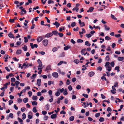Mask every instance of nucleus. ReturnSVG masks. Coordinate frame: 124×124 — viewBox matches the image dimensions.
I'll list each match as a JSON object with an SVG mask.
<instances>
[{
    "mask_svg": "<svg viewBox=\"0 0 124 124\" xmlns=\"http://www.w3.org/2000/svg\"><path fill=\"white\" fill-rule=\"evenodd\" d=\"M29 67V64L27 62L24 63L21 67V69H22L23 68L25 69L28 68Z\"/></svg>",
    "mask_w": 124,
    "mask_h": 124,
    "instance_id": "1",
    "label": "nucleus"
},
{
    "mask_svg": "<svg viewBox=\"0 0 124 124\" xmlns=\"http://www.w3.org/2000/svg\"><path fill=\"white\" fill-rule=\"evenodd\" d=\"M53 76L56 78H57L58 77V73L56 72H54L52 74Z\"/></svg>",
    "mask_w": 124,
    "mask_h": 124,
    "instance_id": "2",
    "label": "nucleus"
},
{
    "mask_svg": "<svg viewBox=\"0 0 124 124\" xmlns=\"http://www.w3.org/2000/svg\"><path fill=\"white\" fill-rule=\"evenodd\" d=\"M43 44L45 46H46L48 43V40L47 39H44L42 41Z\"/></svg>",
    "mask_w": 124,
    "mask_h": 124,
    "instance_id": "3",
    "label": "nucleus"
},
{
    "mask_svg": "<svg viewBox=\"0 0 124 124\" xmlns=\"http://www.w3.org/2000/svg\"><path fill=\"white\" fill-rule=\"evenodd\" d=\"M30 44L32 49L34 48V47L37 48L38 46V45L36 44H35L33 45V44L32 43H31Z\"/></svg>",
    "mask_w": 124,
    "mask_h": 124,
    "instance_id": "4",
    "label": "nucleus"
},
{
    "mask_svg": "<svg viewBox=\"0 0 124 124\" xmlns=\"http://www.w3.org/2000/svg\"><path fill=\"white\" fill-rule=\"evenodd\" d=\"M37 62L39 63V66L38 67H41L42 66V64L41 61L40 60V59H39L37 60Z\"/></svg>",
    "mask_w": 124,
    "mask_h": 124,
    "instance_id": "5",
    "label": "nucleus"
},
{
    "mask_svg": "<svg viewBox=\"0 0 124 124\" xmlns=\"http://www.w3.org/2000/svg\"><path fill=\"white\" fill-rule=\"evenodd\" d=\"M79 24L80 26L81 27H83L85 26V24L84 22H81L80 20H79Z\"/></svg>",
    "mask_w": 124,
    "mask_h": 124,
    "instance_id": "6",
    "label": "nucleus"
},
{
    "mask_svg": "<svg viewBox=\"0 0 124 124\" xmlns=\"http://www.w3.org/2000/svg\"><path fill=\"white\" fill-rule=\"evenodd\" d=\"M8 35L10 38H15L14 36L11 32H10L9 34H8Z\"/></svg>",
    "mask_w": 124,
    "mask_h": 124,
    "instance_id": "7",
    "label": "nucleus"
},
{
    "mask_svg": "<svg viewBox=\"0 0 124 124\" xmlns=\"http://www.w3.org/2000/svg\"><path fill=\"white\" fill-rule=\"evenodd\" d=\"M53 35V34L51 33H49L46 34L45 35V37L48 38L52 36Z\"/></svg>",
    "mask_w": 124,
    "mask_h": 124,
    "instance_id": "8",
    "label": "nucleus"
},
{
    "mask_svg": "<svg viewBox=\"0 0 124 124\" xmlns=\"http://www.w3.org/2000/svg\"><path fill=\"white\" fill-rule=\"evenodd\" d=\"M41 80L40 79H38L37 80V83L38 86H39L41 85Z\"/></svg>",
    "mask_w": 124,
    "mask_h": 124,
    "instance_id": "9",
    "label": "nucleus"
},
{
    "mask_svg": "<svg viewBox=\"0 0 124 124\" xmlns=\"http://www.w3.org/2000/svg\"><path fill=\"white\" fill-rule=\"evenodd\" d=\"M95 73L93 71H91L88 73V75L90 77H92L93 76L94 74Z\"/></svg>",
    "mask_w": 124,
    "mask_h": 124,
    "instance_id": "10",
    "label": "nucleus"
},
{
    "mask_svg": "<svg viewBox=\"0 0 124 124\" xmlns=\"http://www.w3.org/2000/svg\"><path fill=\"white\" fill-rule=\"evenodd\" d=\"M53 24L55 25L56 28L58 27L60 25V23L57 22H55V23H54Z\"/></svg>",
    "mask_w": 124,
    "mask_h": 124,
    "instance_id": "11",
    "label": "nucleus"
},
{
    "mask_svg": "<svg viewBox=\"0 0 124 124\" xmlns=\"http://www.w3.org/2000/svg\"><path fill=\"white\" fill-rule=\"evenodd\" d=\"M43 38L41 36H39L38 37L37 39V41L38 42H39L42 40Z\"/></svg>",
    "mask_w": 124,
    "mask_h": 124,
    "instance_id": "12",
    "label": "nucleus"
},
{
    "mask_svg": "<svg viewBox=\"0 0 124 124\" xmlns=\"http://www.w3.org/2000/svg\"><path fill=\"white\" fill-rule=\"evenodd\" d=\"M124 57H119L117 58V60L119 61H122L124 59Z\"/></svg>",
    "mask_w": 124,
    "mask_h": 124,
    "instance_id": "13",
    "label": "nucleus"
},
{
    "mask_svg": "<svg viewBox=\"0 0 124 124\" xmlns=\"http://www.w3.org/2000/svg\"><path fill=\"white\" fill-rule=\"evenodd\" d=\"M57 114H54L52 115L51 116V117L52 119H54L56 118L57 116Z\"/></svg>",
    "mask_w": 124,
    "mask_h": 124,
    "instance_id": "14",
    "label": "nucleus"
},
{
    "mask_svg": "<svg viewBox=\"0 0 124 124\" xmlns=\"http://www.w3.org/2000/svg\"><path fill=\"white\" fill-rule=\"evenodd\" d=\"M104 29L105 31H108L110 29V28L106 25H104Z\"/></svg>",
    "mask_w": 124,
    "mask_h": 124,
    "instance_id": "15",
    "label": "nucleus"
},
{
    "mask_svg": "<svg viewBox=\"0 0 124 124\" xmlns=\"http://www.w3.org/2000/svg\"><path fill=\"white\" fill-rule=\"evenodd\" d=\"M22 49L24 51H26L27 50V47L26 46L24 45V46L22 47Z\"/></svg>",
    "mask_w": 124,
    "mask_h": 124,
    "instance_id": "16",
    "label": "nucleus"
},
{
    "mask_svg": "<svg viewBox=\"0 0 124 124\" xmlns=\"http://www.w3.org/2000/svg\"><path fill=\"white\" fill-rule=\"evenodd\" d=\"M37 96H33L32 99L34 101H36L37 99Z\"/></svg>",
    "mask_w": 124,
    "mask_h": 124,
    "instance_id": "17",
    "label": "nucleus"
},
{
    "mask_svg": "<svg viewBox=\"0 0 124 124\" xmlns=\"http://www.w3.org/2000/svg\"><path fill=\"white\" fill-rule=\"evenodd\" d=\"M85 45L86 46H89L91 45V44L89 43V41H86L85 42Z\"/></svg>",
    "mask_w": 124,
    "mask_h": 124,
    "instance_id": "18",
    "label": "nucleus"
},
{
    "mask_svg": "<svg viewBox=\"0 0 124 124\" xmlns=\"http://www.w3.org/2000/svg\"><path fill=\"white\" fill-rule=\"evenodd\" d=\"M51 70V66L50 65H48L47 66L46 68L45 71H47Z\"/></svg>",
    "mask_w": 124,
    "mask_h": 124,
    "instance_id": "19",
    "label": "nucleus"
},
{
    "mask_svg": "<svg viewBox=\"0 0 124 124\" xmlns=\"http://www.w3.org/2000/svg\"><path fill=\"white\" fill-rule=\"evenodd\" d=\"M60 47H54L52 49V51L53 52H55L57 50L58 48H60Z\"/></svg>",
    "mask_w": 124,
    "mask_h": 124,
    "instance_id": "20",
    "label": "nucleus"
},
{
    "mask_svg": "<svg viewBox=\"0 0 124 124\" xmlns=\"http://www.w3.org/2000/svg\"><path fill=\"white\" fill-rule=\"evenodd\" d=\"M22 52L21 50L20 49H18L16 52V54H19Z\"/></svg>",
    "mask_w": 124,
    "mask_h": 124,
    "instance_id": "21",
    "label": "nucleus"
},
{
    "mask_svg": "<svg viewBox=\"0 0 124 124\" xmlns=\"http://www.w3.org/2000/svg\"><path fill=\"white\" fill-rule=\"evenodd\" d=\"M73 62L75 63L76 64H78L79 62V61L78 59L74 60Z\"/></svg>",
    "mask_w": 124,
    "mask_h": 124,
    "instance_id": "22",
    "label": "nucleus"
},
{
    "mask_svg": "<svg viewBox=\"0 0 124 124\" xmlns=\"http://www.w3.org/2000/svg\"><path fill=\"white\" fill-rule=\"evenodd\" d=\"M36 74H33L32 76L31 77V79H33L35 78L36 77Z\"/></svg>",
    "mask_w": 124,
    "mask_h": 124,
    "instance_id": "23",
    "label": "nucleus"
},
{
    "mask_svg": "<svg viewBox=\"0 0 124 124\" xmlns=\"http://www.w3.org/2000/svg\"><path fill=\"white\" fill-rule=\"evenodd\" d=\"M58 72L59 73L61 74L62 75H64L65 74V72L62 71L61 70H59L58 71Z\"/></svg>",
    "mask_w": 124,
    "mask_h": 124,
    "instance_id": "24",
    "label": "nucleus"
},
{
    "mask_svg": "<svg viewBox=\"0 0 124 124\" xmlns=\"http://www.w3.org/2000/svg\"><path fill=\"white\" fill-rule=\"evenodd\" d=\"M110 64V63L109 62H107L106 63L105 66L106 67V69L107 68V67L108 66H109V65Z\"/></svg>",
    "mask_w": 124,
    "mask_h": 124,
    "instance_id": "25",
    "label": "nucleus"
},
{
    "mask_svg": "<svg viewBox=\"0 0 124 124\" xmlns=\"http://www.w3.org/2000/svg\"><path fill=\"white\" fill-rule=\"evenodd\" d=\"M32 111L34 113H36L38 112V110L36 109L35 107L33 108L32 109Z\"/></svg>",
    "mask_w": 124,
    "mask_h": 124,
    "instance_id": "26",
    "label": "nucleus"
},
{
    "mask_svg": "<svg viewBox=\"0 0 124 124\" xmlns=\"http://www.w3.org/2000/svg\"><path fill=\"white\" fill-rule=\"evenodd\" d=\"M68 93L67 92V89H65L63 93V95H67L68 94Z\"/></svg>",
    "mask_w": 124,
    "mask_h": 124,
    "instance_id": "27",
    "label": "nucleus"
},
{
    "mask_svg": "<svg viewBox=\"0 0 124 124\" xmlns=\"http://www.w3.org/2000/svg\"><path fill=\"white\" fill-rule=\"evenodd\" d=\"M23 102L24 103H26L28 101V99L27 98H25L23 100Z\"/></svg>",
    "mask_w": 124,
    "mask_h": 124,
    "instance_id": "28",
    "label": "nucleus"
},
{
    "mask_svg": "<svg viewBox=\"0 0 124 124\" xmlns=\"http://www.w3.org/2000/svg\"><path fill=\"white\" fill-rule=\"evenodd\" d=\"M111 17L112 19L115 20L117 19V18L113 15L111 14Z\"/></svg>",
    "mask_w": 124,
    "mask_h": 124,
    "instance_id": "29",
    "label": "nucleus"
},
{
    "mask_svg": "<svg viewBox=\"0 0 124 124\" xmlns=\"http://www.w3.org/2000/svg\"><path fill=\"white\" fill-rule=\"evenodd\" d=\"M49 105L48 104H47L46 105L45 107L46 110H47L49 109Z\"/></svg>",
    "mask_w": 124,
    "mask_h": 124,
    "instance_id": "30",
    "label": "nucleus"
},
{
    "mask_svg": "<svg viewBox=\"0 0 124 124\" xmlns=\"http://www.w3.org/2000/svg\"><path fill=\"white\" fill-rule=\"evenodd\" d=\"M86 51V50L85 49H82L81 51V54L82 55H84V54Z\"/></svg>",
    "mask_w": 124,
    "mask_h": 124,
    "instance_id": "31",
    "label": "nucleus"
},
{
    "mask_svg": "<svg viewBox=\"0 0 124 124\" xmlns=\"http://www.w3.org/2000/svg\"><path fill=\"white\" fill-rule=\"evenodd\" d=\"M78 8L75 7L73 8L72 10L73 11H74V10H75L77 12H78Z\"/></svg>",
    "mask_w": 124,
    "mask_h": 124,
    "instance_id": "32",
    "label": "nucleus"
},
{
    "mask_svg": "<svg viewBox=\"0 0 124 124\" xmlns=\"http://www.w3.org/2000/svg\"><path fill=\"white\" fill-rule=\"evenodd\" d=\"M64 90H65L63 88H62L61 89H59L58 90V91H59L60 92V93H62L63 92H64Z\"/></svg>",
    "mask_w": 124,
    "mask_h": 124,
    "instance_id": "33",
    "label": "nucleus"
},
{
    "mask_svg": "<svg viewBox=\"0 0 124 124\" xmlns=\"http://www.w3.org/2000/svg\"><path fill=\"white\" fill-rule=\"evenodd\" d=\"M106 69L108 71H110L111 70V68L109 66H108L107 67V68Z\"/></svg>",
    "mask_w": 124,
    "mask_h": 124,
    "instance_id": "34",
    "label": "nucleus"
},
{
    "mask_svg": "<svg viewBox=\"0 0 124 124\" xmlns=\"http://www.w3.org/2000/svg\"><path fill=\"white\" fill-rule=\"evenodd\" d=\"M86 35L88 38L91 37L92 36V35H91V34H86Z\"/></svg>",
    "mask_w": 124,
    "mask_h": 124,
    "instance_id": "35",
    "label": "nucleus"
},
{
    "mask_svg": "<svg viewBox=\"0 0 124 124\" xmlns=\"http://www.w3.org/2000/svg\"><path fill=\"white\" fill-rule=\"evenodd\" d=\"M22 119L23 120L25 119L26 118V116L25 113H23L22 115Z\"/></svg>",
    "mask_w": 124,
    "mask_h": 124,
    "instance_id": "36",
    "label": "nucleus"
},
{
    "mask_svg": "<svg viewBox=\"0 0 124 124\" xmlns=\"http://www.w3.org/2000/svg\"><path fill=\"white\" fill-rule=\"evenodd\" d=\"M66 84L67 85H69L70 84V82L69 79H67L66 82Z\"/></svg>",
    "mask_w": 124,
    "mask_h": 124,
    "instance_id": "37",
    "label": "nucleus"
},
{
    "mask_svg": "<svg viewBox=\"0 0 124 124\" xmlns=\"http://www.w3.org/2000/svg\"><path fill=\"white\" fill-rule=\"evenodd\" d=\"M32 104L33 106L34 105H37V103L36 101H33L32 102Z\"/></svg>",
    "mask_w": 124,
    "mask_h": 124,
    "instance_id": "38",
    "label": "nucleus"
},
{
    "mask_svg": "<svg viewBox=\"0 0 124 124\" xmlns=\"http://www.w3.org/2000/svg\"><path fill=\"white\" fill-rule=\"evenodd\" d=\"M110 64L112 67H113L115 65V63L114 62H112L110 63Z\"/></svg>",
    "mask_w": 124,
    "mask_h": 124,
    "instance_id": "39",
    "label": "nucleus"
},
{
    "mask_svg": "<svg viewBox=\"0 0 124 124\" xmlns=\"http://www.w3.org/2000/svg\"><path fill=\"white\" fill-rule=\"evenodd\" d=\"M105 39L106 40H108L111 39V38L108 36H106L105 37Z\"/></svg>",
    "mask_w": 124,
    "mask_h": 124,
    "instance_id": "40",
    "label": "nucleus"
},
{
    "mask_svg": "<svg viewBox=\"0 0 124 124\" xmlns=\"http://www.w3.org/2000/svg\"><path fill=\"white\" fill-rule=\"evenodd\" d=\"M105 60L107 61H109V57L108 55H107L105 58Z\"/></svg>",
    "mask_w": 124,
    "mask_h": 124,
    "instance_id": "41",
    "label": "nucleus"
},
{
    "mask_svg": "<svg viewBox=\"0 0 124 124\" xmlns=\"http://www.w3.org/2000/svg\"><path fill=\"white\" fill-rule=\"evenodd\" d=\"M104 120V119L102 117H101L100 118V119H99V121L100 122H102Z\"/></svg>",
    "mask_w": 124,
    "mask_h": 124,
    "instance_id": "42",
    "label": "nucleus"
},
{
    "mask_svg": "<svg viewBox=\"0 0 124 124\" xmlns=\"http://www.w3.org/2000/svg\"><path fill=\"white\" fill-rule=\"evenodd\" d=\"M81 87L80 85H78L76 86V88L77 89L79 90L80 89Z\"/></svg>",
    "mask_w": 124,
    "mask_h": 124,
    "instance_id": "43",
    "label": "nucleus"
},
{
    "mask_svg": "<svg viewBox=\"0 0 124 124\" xmlns=\"http://www.w3.org/2000/svg\"><path fill=\"white\" fill-rule=\"evenodd\" d=\"M55 95L56 96H58L60 95V93L59 91H58L56 92L55 93Z\"/></svg>",
    "mask_w": 124,
    "mask_h": 124,
    "instance_id": "44",
    "label": "nucleus"
},
{
    "mask_svg": "<svg viewBox=\"0 0 124 124\" xmlns=\"http://www.w3.org/2000/svg\"><path fill=\"white\" fill-rule=\"evenodd\" d=\"M82 95L84 97L86 98H88V95L87 94L83 93Z\"/></svg>",
    "mask_w": 124,
    "mask_h": 124,
    "instance_id": "45",
    "label": "nucleus"
},
{
    "mask_svg": "<svg viewBox=\"0 0 124 124\" xmlns=\"http://www.w3.org/2000/svg\"><path fill=\"white\" fill-rule=\"evenodd\" d=\"M74 116H71L70 118V120L71 121H73L74 120Z\"/></svg>",
    "mask_w": 124,
    "mask_h": 124,
    "instance_id": "46",
    "label": "nucleus"
},
{
    "mask_svg": "<svg viewBox=\"0 0 124 124\" xmlns=\"http://www.w3.org/2000/svg\"><path fill=\"white\" fill-rule=\"evenodd\" d=\"M82 31L81 32V33H82V34H83L84 33H85L86 31L84 29L82 28Z\"/></svg>",
    "mask_w": 124,
    "mask_h": 124,
    "instance_id": "47",
    "label": "nucleus"
},
{
    "mask_svg": "<svg viewBox=\"0 0 124 124\" xmlns=\"http://www.w3.org/2000/svg\"><path fill=\"white\" fill-rule=\"evenodd\" d=\"M68 89L70 91H71L72 89V86L71 85H70L68 87Z\"/></svg>",
    "mask_w": 124,
    "mask_h": 124,
    "instance_id": "48",
    "label": "nucleus"
},
{
    "mask_svg": "<svg viewBox=\"0 0 124 124\" xmlns=\"http://www.w3.org/2000/svg\"><path fill=\"white\" fill-rule=\"evenodd\" d=\"M15 19H10L9 20V21L10 23H13L14 22Z\"/></svg>",
    "mask_w": 124,
    "mask_h": 124,
    "instance_id": "49",
    "label": "nucleus"
},
{
    "mask_svg": "<svg viewBox=\"0 0 124 124\" xmlns=\"http://www.w3.org/2000/svg\"><path fill=\"white\" fill-rule=\"evenodd\" d=\"M52 33H53L54 35H56L57 33L58 32L56 31H53L52 32Z\"/></svg>",
    "mask_w": 124,
    "mask_h": 124,
    "instance_id": "50",
    "label": "nucleus"
},
{
    "mask_svg": "<svg viewBox=\"0 0 124 124\" xmlns=\"http://www.w3.org/2000/svg\"><path fill=\"white\" fill-rule=\"evenodd\" d=\"M48 118V117L46 116H45L43 118V119L44 120H47Z\"/></svg>",
    "mask_w": 124,
    "mask_h": 124,
    "instance_id": "51",
    "label": "nucleus"
},
{
    "mask_svg": "<svg viewBox=\"0 0 124 124\" xmlns=\"http://www.w3.org/2000/svg\"><path fill=\"white\" fill-rule=\"evenodd\" d=\"M83 41V40L81 39H78L77 40V42L78 43H82Z\"/></svg>",
    "mask_w": 124,
    "mask_h": 124,
    "instance_id": "52",
    "label": "nucleus"
},
{
    "mask_svg": "<svg viewBox=\"0 0 124 124\" xmlns=\"http://www.w3.org/2000/svg\"><path fill=\"white\" fill-rule=\"evenodd\" d=\"M116 90H114L112 89V90H111V92L113 94H115L116 93Z\"/></svg>",
    "mask_w": 124,
    "mask_h": 124,
    "instance_id": "53",
    "label": "nucleus"
},
{
    "mask_svg": "<svg viewBox=\"0 0 124 124\" xmlns=\"http://www.w3.org/2000/svg\"><path fill=\"white\" fill-rule=\"evenodd\" d=\"M28 94L29 95V97H31L32 95V93L31 91L28 92Z\"/></svg>",
    "mask_w": 124,
    "mask_h": 124,
    "instance_id": "54",
    "label": "nucleus"
},
{
    "mask_svg": "<svg viewBox=\"0 0 124 124\" xmlns=\"http://www.w3.org/2000/svg\"><path fill=\"white\" fill-rule=\"evenodd\" d=\"M94 9V8L92 7H91L89 9V11L90 12H92L93 11V9Z\"/></svg>",
    "mask_w": 124,
    "mask_h": 124,
    "instance_id": "55",
    "label": "nucleus"
},
{
    "mask_svg": "<svg viewBox=\"0 0 124 124\" xmlns=\"http://www.w3.org/2000/svg\"><path fill=\"white\" fill-rule=\"evenodd\" d=\"M76 25V23L75 22H73L71 23V26L72 27H74Z\"/></svg>",
    "mask_w": 124,
    "mask_h": 124,
    "instance_id": "56",
    "label": "nucleus"
},
{
    "mask_svg": "<svg viewBox=\"0 0 124 124\" xmlns=\"http://www.w3.org/2000/svg\"><path fill=\"white\" fill-rule=\"evenodd\" d=\"M100 115V114L99 113H96L95 115V117H99Z\"/></svg>",
    "mask_w": 124,
    "mask_h": 124,
    "instance_id": "57",
    "label": "nucleus"
},
{
    "mask_svg": "<svg viewBox=\"0 0 124 124\" xmlns=\"http://www.w3.org/2000/svg\"><path fill=\"white\" fill-rule=\"evenodd\" d=\"M51 3H54V2L52 0H48V4H50Z\"/></svg>",
    "mask_w": 124,
    "mask_h": 124,
    "instance_id": "58",
    "label": "nucleus"
},
{
    "mask_svg": "<svg viewBox=\"0 0 124 124\" xmlns=\"http://www.w3.org/2000/svg\"><path fill=\"white\" fill-rule=\"evenodd\" d=\"M116 99L118 100V102H122L123 101V100H120L118 98H116Z\"/></svg>",
    "mask_w": 124,
    "mask_h": 124,
    "instance_id": "59",
    "label": "nucleus"
},
{
    "mask_svg": "<svg viewBox=\"0 0 124 124\" xmlns=\"http://www.w3.org/2000/svg\"><path fill=\"white\" fill-rule=\"evenodd\" d=\"M42 77L43 79H46L47 78V76L46 75H44L42 76Z\"/></svg>",
    "mask_w": 124,
    "mask_h": 124,
    "instance_id": "60",
    "label": "nucleus"
},
{
    "mask_svg": "<svg viewBox=\"0 0 124 124\" xmlns=\"http://www.w3.org/2000/svg\"><path fill=\"white\" fill-rule=\"evenodd\" d=\"M16 80L14 78H11V81L12 82H14Z\"/></svg>",
    "mask_w": 124,
    "mask_h": 124,
    "instance_id": "61",
    "label": "nucleus"
},
{
    "mask_svg": "<svg viewBox=\"0 0 124 124\" xmlns=\"http://www.w3.org/2000/svg\"><path fill=\"white\" fill-rule=\"evenodd\" d=\"M58 35L60 37H62L63 36V34L61 33H58Z\"/></svg>",
    "mask_w": 124,
    "mask_h": 124,
    "instance_id": "62",
    "label": "nucleus"
},
{
    "mask_svg": "<svg viewBox=\"0 0 124 124\" xmlns=\"http://www.w3.org/2000/svg\"><path fill=\"white\" fill-rule=\"evenodd\" d=\"M60 83L59 84V86H62V85L63 84V82L61 81H60Z\"/></svg>",
    "mask_w": 124,
    "mask_h": 124,
    "instance_id": "63",
    "label": "nucleus"
},
{
    "mask_svg": "<svg viewBox=\"0 0 124 124\" xmlns=\"http://www.w3.org/2000/svg\"><path fill=\"white\" fill-rule=\"evenodd\" d=\"M9 117L11 118H13V114L11 113H10L9 115Z\"/></svg>",
    "mask_w": 124,
    "mask_h": 124,
    "instance_id": "64",
    "label": "nucleus"
}]
</instances>
